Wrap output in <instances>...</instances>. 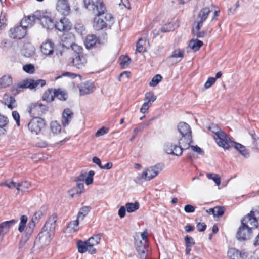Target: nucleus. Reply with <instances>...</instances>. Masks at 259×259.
<instances>
[{
    "label": "nucleus",
    "instance_id": "nucleus-21",
    "mask_svg": "<svg viewBox=\"0 0 259 259\" xmlns=\"http://www.w3.org/2000/svg\"><path fill=\"white\" fill-rule=\"evenodd\" d=\"M77 248L78 252L81 253H83L87 251H88L90 254H93L96 252L95 248H91V247L89 245L87 241H79L77 242Z\"/></svg>",
    "mask_w": 259,
    "mask_h": 259
},
{
    "label": "nucleus",
    "instance_id": "nucleus-31",
    "mask_svg": "<svg viewBox=\"0 0 259 259\" xmlns=\"http://www.w3.org/2000/svg\"><path fill=\"white\" fill-rule=\"evenodd\" d=\"M13 83V79L10 75H4L0 78V88H6Z\"/></svg>",
    "mask_w": 259,
    "mask_h": 259
},
{
    "label": "nucleus",
    "instance_id": "nucleus-14",
    "mask_svg": "<svg viewBox=\"0 0 259 259\" xmlns=\"http://www.w3.org/2000/svg\"><path fill=\"white\" fill-rule=\"evenodd\" d=\"M57 217L53 214L49 218L42 228V231L48 232L51 235H54L56 227Z\"/></svg>",
    "mask_w": 259,
    "mask_h": 259
},
{
    "label": "nucleus",
    "instance_id": "nucleus-42",
    "mask_svg": "<svg viewBox=\"0 0 259 259\" xmlns=\"http://www.w3.org/2000/svg\"><path fill=\"white\" fill-rule=\"evenodd\" d=\"M90 211V208L88 206H84L81 208L78 212L77 217L81 221H82L84 218L89 213Z\"/></svg>",
    "mask_w": 259,
    "mask_h": 259
},
{
    "label": "nucleus",
    "instance_id": "nucleus-56",
    "mask_svg": "<svg viewBox=\"0 0 259 259\" xmlns=\"http://www.w3.org/2000/svg\"><path fill=\"white\" fill-rule=\"evenodd\" d=\"M142 41H143V39L140 38L139 39L137 43L136 51L139 53L144 52L146 51L145 48L143 47V45L141 43V42Z\"/></svg>",
    "mask_w": 259,
    "mask_h": 259
},
{
    "label": "nucleus",
    "instance_id": "nucleus-13",
    "mask_svg": "<svg viewBox=\"0 0 259 259\" xmlns=\"http://www.w3.org/2000/svg\"><path fill=\"white\" fill-rule=\"evenodd\" d=\"M73 66L78 69H83L87 64V59L83 54L75 55L72 60Z\"/></svg>",
    "mask_w": 259,
    "mask_h": 259
},
{
    "label": "nucleus",
    "instance_id": "nucleus-1",
    "mask_svg": "<svg viewBox=\"0 0 259 259\" xmlns=\"http://www.w3.org/2000/svg\"><path fill=\"white\" fill-rule=\"evenodd\" d=\"M34 17L40 21L42 27L47 29H52L55 26L60 31H68L71 28V23L66 17L61 19L55 24L53 19L46 12L36 11Z\"/></svg>",
    "mask_w": 259,
    "mask_h": 259
},
{
    "label": "nucleus",
    "instance_id": "nucleus-41",
    "mask_svg": "<svg viewBox=\"0 0 259 259\" xmlns=\"http://www.w3.org/2000/svg\"><path fill=\"white\" fill-rule=\"evenodd\" d=\"M125 206L128 212H132L139 209V203L137 202L135 203H127L126 204Z\"/></svg>",
    "mask_w": 259,
    "mask_h": 259
},
{
    "label": "nucleus",
    "instance_id": "nucleus-22",
    "mask_svg": "<svg viewBox=\"0 0 259 259\" xmlns=\"http://www.w3.org/2000/svg\"><path fill=\"white\" fill-rule=\"evenodd\" d=\"M231 145L233 146L243 156L246 158L249 156V152L246 147L241 144L233 141L230 139V142H229L230 147Z\"/></svg>",
    "mask_w": 259,
    "mask_h": 259
},
{
    "label": "nucleus",
    "instance_id": "nucleus-52",
    "mask_svg": "<svg viewBox=\"0 0 259 259\" xmlns=\"http://www.w3.org/2000/svg\"><path fill=\"white\" fill-rule=\"evenodd\" d=\"M224 212V208L223 207L217 206L214 207V217H221Z\"/></svg>",
    "mask_w": 259,
    "mask_h": 259
},
{
    "label": "nucleus",
    "instance_id": "nucleus-43",
    "mask_svg": "<svg viewBox=\"0 0 259 259\" xmlns=\"http://www.w3.org/2000/svg\"><path fill=\"white\" fill-rule=\"evenodd\" d=\"M156 96L152 92H148L145 95L144 101L151 105L156 100Z\"/></svg>",
    "mask_w": 259,
    "mask_h": 259
},
{
    "label": "nucleus",
    "instance_id": "nucleus-60",
    "mask_svg": "<svg viewBox=\"0 0 259 259\" xmlns=\"http://www.w3.org/2000/svg\"><path fill=\"white\" fill-rule=\"evenodd\" d=\"M151 105L147 102L144 101L142 107L140 109V112L145 113L149 109Z\"/></svg>",
    "mask_w": 259,
    "mask_h": 259
},
{
    "label": "nucleus",
    "instance_id": "nucleus-40",
    "mask_svg": "<svg viewBox=\"0 0 259 259\" xmlns=\"http://www.w3.org/2000/svg\"><path fill=\"white\" fill-rule=\"evenodd\" d=\"M27 221L28 218L27 216L23 215L21 217L20 222L18 229L20 232H22L24 231Z\"/></svg>",
    "mask_w": 259,
    "mask_h": 259
},
{
    "label": "nucleus",
    "instance_id": "nucleus-45",
    "mask_svg": "<svg viewBox=\"0 0 259 259\" xmlns=\"http://www.w3.org/2000/svg\"><path fill=\"white\" fill-rule=\"evenodd\" d=\"M30 184L27 181L18 183V188H19V190H18V191L22 192L26 191L30 187Z\"/></svg>",
    "mask_w": 259,
    "mask_h": 259
},
{
    "label": "nucleus",
    "instance_id": "nucleus-12",
    "mask_svg": "<svg viewBox=\"0 0 259 259\" xmlns=\"http://www.w3.org/2000/svg\"><path fill=\"white\" fill-rule=\"evenodd\" d=\"M26 33V29L21 24L20 26L11 28L9 32L11 38L18 39L23 38L25 36Z\"/></svg>",
    "mask_w": 259,
    "mask_h": 259
},
{
    "label": "nucleus",
    "instance_id": "nucleus-4",
    "mask_svg": "<svg viewBox=\"0 0 259 259\" xmlns=\"http://www.w3.org/2000/svg\"><path fill=\"white\" fill-rule=\"evenodd\" d=\"M114 22V18L110 13L97 15L94 19L93 27L96 30L110 27Z\"/></svg>",
    "mask_w": 259,
    "mask_h": 259
},
{
    "label": "nucleus",
    "instance_id": "nucleus-36",
    "mask_svg": "<svg viewBox=\"0 0 259 259\" xmlns=\"http://www.w3.org/2000/svg\"><path fill=\"white\" fill-rule=\"evenodd\" d=\"M50 128L54 134H58L61 132V125L57 121H53L51 122Z\"/></svg>",
    "mask_w": 259,
    "mask_h": 259
},
{
    "label": "nucleus",
    "instance_id": "nucleus-62",
    "mask_svg": "<svg viewBox=\"0 0 259 259\" xmlns=\"http://www.w3.org/2000/svg\"><path fill=\"white\" fill-rule=\"evenodd\" d=\"M108 132V130L105 127H102L98 130L96 133V137H100L103 136Z\"/></svg>",
    "mask_w": 259,
    "mask_h": 259
},
{
    "label": "nucleus",
    "instance_id": "nucleus-25",
    "mask_svg": "<svg viewBox=\"0 0 259 259\" xmlns=\"http://www.w3.org/2000/svg\"><path fill=\"white\" fill-rule=\"evenodd\" d=\"M73 115V112L69 108L65 109L62 113V123L63 126L68 125Z\"/></svg>",
    "mask_w": 259,
    "mask_h": 259
},
{
    "label": "nucleus",
    "instance_id": "nucleus-17",
    "mask_svg": "<svg viewBox=\"0 0 259 259\" xmlns=\"http://www.w3.org/2000/svg\"><path fill=\"white\" fill-rule=\"evenodd\" d=\"M45 106L41 103H33L28 106L29 113L33 115H40L45 110Z\"/></svg>",
    "mask_w": 259,
    "mask_h": 259
},
{
    "label": "nucleus",
    "instance_id": "nucleus-46",
    "mask_svg": "<svg viewBox=\"0 0 259 259\" xmlns=\"http://www.w3.org/2000/svg\"><path fill=\"white\" fill-rule=\"evenodd\" d=\"M207 177L209 179H212L217 186H219L221 184L220 178L218 175L215 174H207Z\"/></svg>",
    "mask_w": 259,
    "mask_h": 259
},
{
    "label": "nucleus",
    "instance_id": "nucleus-30",
    "mask_svg": "<svg viewBox=\"0 0 259 259\" xmlns=\"http://www.w3.org/2000/svg\"><path fill=\"white\" fill-rule=\"evenodd\" d=\"M4 100L5 105L9 109L12 110L16 107V101L13 97L5 94L4 96Z\"/></svg>",
    "mask_w": 259,
    "mask_h": 259
},
{
    "label": "nucleus",
    "instance_id": "nucleus-53",
    "mask_svg": "<svg viewBox=\"0 0 259 259\" xmlns=\"http://www.w3.org/2000/svg\"><path fill=\"white\" fill-rule=\"evenodd\" d=\"M173 29V26L171 24H166L161 27V31L163 33H166L172 30Z\"/></svg>",
    "mask_w": 259,
    "mask_h": 259
},
{
    "label": "nucleus",
    "instance_id": "nucleus-54",
    "mask_svg": "<svg viewBox=\"0 0 259 259\" xmlns=\"http://www.w3.org/2000/svg\"><path fill=\"white\" fill-rule=\"evenodd\" d=\"M71 47L72 50L76 53V55L83 54L82 53V48L80 46L74 44L71 45Z\"/></svg>",
    "mask_w": 259,
    "mask_h": 259
},
{
    "label": "nucleus",
    "instance_id": "nucleus-26",
    "mask_svg": "<svg viewBox=\"0 0 259 259\" xmlns=\"http://www.w3.org/2000/svg\"><path fill=\"white\" fill-rule=\"evenodd\" d=\"M17 222V220L12 219L10 221H5L0 224V233L5 234L9 229Z\"/></svg>",
    "mask_w": 259,
    "mask_h": 259
},
{
    "label": "nucleus",
    "instance_id": "nucleus-57",
    "mask_svg": "<svg viewBox=\"0 0 259 259\" xmlns=\"http://www.w3.org/2000/svg\"><path fill=\"white\" fill-rule=\"evenodd\" d=\"M215 81L216 79L214 77L208 78V80L204 84V87L206 89L209 88L213 84L215 83Z\"/></svg>",
    "mask_w": 259,
    "mask_h": 259
},
{
    "label": "nucleus",
    "instance_id": "nucleus-49",
    "mask_svg": "<svg viewBox=\"0 0 259 259\" xmlns=\"http://www.w3.org/2000/svg\"><path fill=\"white\" fill-rule=\"evenodd\" d=\"M162 78V77L160 75H156L153 77L151 81L149 82V85L151 87H155L160 81H161Z\"/></svg>",
    "mask_w": 259,
    "mask_h": 259
},
{
    "label": "nucleus",
    "instance_id": "nucleus-55",
    "mask_svg": "<svg viewBox=\"0 0 259 259\" xmlns=\"http://www.w3.org/2000/svg\"><path fill=\"white\" fill-rule=\"evenodd\" d=\"M185 241L186 243V246H187L192 247L195 244L193 238L188 235L185 237Z\"/></svg>",
    "mask_w": 259,
    "mask_h": 259
},
{
    "label": "nucleus",
    "instance_id": "nucleus-27",
    "mask_svg": "<svg viewBox=\"0 0 259 259\" xmlns=\"http://www.w3.org/2000/svg\"><path fill=\"white\" fill-rule=\"evenodd\" d=\"M36 17H34V13L32 16H28L23 18L21 21V24L25 29L31 27L35 23Z\"/></svg>",
    "mask_w": 259,
    "mask_h": 259
},
{
    "label": "nucleus",
    "instance_id": "nucleus-18",
    "mask_svg": "<svg viewBox=\"0 0 259 259\" xmlns=\"http://www.w3.org/2000/svg\"><path fill=\"white\" fill-rule=\"evenodd\" d=\"M210 12L211 11L208 7H205L201 9L194 23V25H195V23L198 24V26L200 24L203 25V22L206 20Z\"/></svg>",
    "mask_w": 259,
    "mask_h": 259
},
{
    "label": "nucleus",
    "instance_id": "nucleus-10",
    "mask_svg": "<svg viewBox=\"0 0 259 259\" xmlns=\"http://www.w3.org/2000/svg\"><path fill=\"white\" fill-rule=\"evenodd\" d=\"M36 221V217H32L28 223L25 234L22 236L20 241V246L23 245L30 238L35 228Z\"/></svg>",
    "mask_w": 259,
    "mask_h": 259
},
{
    "label": "nucleus",
    "instance_id": "nucleus-61",
    "mask_svg": "<svg viewBox=\"0 0 259 259\" xmlns=\"http://www.w3.org/2000/svg\"><path fill=\"white\" fill-rule=\"evenodd\" d=\"M7 21V14L5 13H1L0 14V28L3 25H4Z\"/></svg>",
    "mask_w": 259,
    "mask_h": 259
},
{
    "label": "nucleus",
    "instance_id": "nucleus-7",
    "mask_svg": "<svg viewBox=\"0 0 259 259\" xmlns=\"http://www.w3.org/2000/svg\"><path fill=\"white\" fill-rule=\"evenodd\" d=\"M85 8L90 11L97 13V15L104 14L106 10V7L102 0H97L95 2L92 0H84Z\"/></svg>",
    "mask_w": 259,
    "mask_h": 259
},
{
    "label": "nucleus",
    "instance_id": "nucleus-9",
    "mask_svg": "<svg viewBox=\"0 0 259 259\" xmlns=\"http://www.w3.org/2000/svg\"><path fill=\"white\" fill-rule=\"evenodd\" d=\"M254 229L252 226H248L242 225L239 227L236 238L239 241H245L249 239L252 233V230Z\"/></svg>",
    "mask_w": 259,
    "mask_h": 259
},
{
    "label": "nucleus",
    "instance_id": "nucleus-16",
    "mask_svg": "<svg viewBox=\"0 0 259 259\" xmlns=\"http://www.w3.org/2000/svg\"><path fill=\"white\" fill-rule=\"evenodd\" d=\"M56 9L65 16L69 15L71 9L68 4V0H58L56 4Z\"/></svg>",
    "mask_w": 259,
    "mask_h": 259
},
{
    "label": "nucleus",
    "instance_id": "nucleus-37",
    "mask_svg": "<svg viewBox=\"0 0 259 259\" xmlns=\"http://www.w3.org/2000/svg\"><path fill=\"white\" fill-rule=\"evenodd\" d=\"M202 45L203 42L198 39H192L189 43L190 47L195 51H198Z\"/></svg>",
    "mask_w": 259,
    "mask_h": 259
},
{
    "label": "nucleus",
    "instance_id": "nucleus-33",
    "mask_svg": "<svg viewBox=\"0 0 259 259\" xmlns=\"http://www.w3.org/2000/svg\"><path fill=\"white\" fill-rule=\"evenodd\" d=\"M97 42V39L95 35L93 34L88 35L85 39V45L88 49H90L94 47Z\"/></svg>",
    "mask_w": 259,
    "mask_h": 259
},
{
    "label": "nucleus",
    "instance_id": "nucleus-29",
    "mask_svg": "<svg viewBox=\"0 0 259 259\" xmlns=\"http://www.w3.org/2000/svg\"><path fill=\"white\" fill-rule=\"evenodd\" d=\"M55 89H48L46 90L42 96V99L48 103H50L53 101L55 99Z\"/></svg>",
    "mask_w": 259,
    "mask_h": 259
},
{
    "label": "nucleus",
    "instance_id": "nucleus-47",
    "mask_svg": "<svg viewBox=\"0 0 259 259\" xmlns=\"http://www.w3.org/2000/svg\"><path fill=\"white\" fill-rule=\"evenodd\" d=\"M95 175V172L93 170H90L87 175L85 174V183L87 185L92 184L93 182V176Z\"/></svg>",
    "mask_w": 259,
    "mask_h": 259
},
{
    "label": "nucleus",
    "instance_id": "nucleus-23",
    "mask_svg": "<svg viewBox=\"0 0 259 259\" xmlns=\"http://www.w3.org/2000/svg\"><path fill=\"white\" fill-rule=\"evenodd\" d=\"M54 47V44L51 40H47L42 44L41 51L45 55H50L53 53Z\"/></svg>",
    "mask_w": 259,
    "mask_h": 259
},
{
    "label": "nucleus",
    "instance_id": "nucleus-64",
    "mask_svg": "<svg viewBox=\"0 0 259 259\" xmlns=\"http://www.w3.org/2000/svg\"><path fill=\"white\" fill-rule=\"evenodd\" d=\"M126 206H121L120 208L118 210V215L121 218H123L125 215V212H126Z\"/></svg>",
    "mask_w": 259,
    "mask_h": 259
},
{
    "label": "nucleus",
    "instance_id": "nucleus-11",
    "mask_svg": "<svg viewBox=\"0 0 259 259\" xmlns=\"http://www.w3.org/2000/svg\"><path fill=\"white\" fill-rule=\"evenodd\" d=\"M179 145L168 143L164 146V150L167 154H172L175 156H180L183 153V149H185L181 144Z\"/></svg>",
    "mask_w": 259,
    "mask_h": 259
},
{
    "label": "nucleus",
    "instance_id": "nucleus-38",
    "mask_svg": "<svg viewBox=\"0 0 259 259\" xmlns=\"http://www.w3.org/2000/svg\"><path fill=\"white\" fill-rule=\"evenodd\" d=\"M196 26L193 28V33L198 37H203L205 36L206 33L204 31H200V28L202 26V24H200L198 27V24L195 23Z\"/></svg>",
    "mask_w": 259,
    "mask_h": 259
},
{
    "label": "nucleus",
    "instance_id": "nucleus-6",
    "mask_svg": "<svg viewBox=\"0 0 259 259\" xmlns=\"http://www.w3.org/2000/svg\"><path fill=\"white\" fill-rule=\"evenodd\" d=\"M162 170L160 165H156L145 169L140 177L136 178L135 182L140 183L144 181H150L155 178Z\"/></svg>",
    "mask_w": 259,
    "mask_h": 259
},
{
    "label": "nucleus",
    "instance_id": "nucleus-50",
    "mask_svg": "<svg viewBox=\"0 0 259 259\" xmlns=\"http://www.w3.org/2000/svg\"><path fill=\"white\" fill-rule=\"evenodd\" d=\"M23 69L28 73L32 74L35 71L34 66L31 64H26L23 66Z\"/></svg>",
    "mask_w": 259,
    "mask_h": 259
},
{
    "label": "nucleus",
    "instance_id": "nucleus-58",
    "mask_svg": "<svg viewBox=\"0 0 259 259\" xmlns=\"http://www.w3.org/2000/svg\"><path fill=\"white\" fill-rule=\"evenodd\" d=\"M77 190L76 194H81L84 191V184L83 183L76 182Z\"/></svg>",
    "mask_w": 259,
    "mask_h": 259
},
{
    "label": "nucleus",
    "instance_id": "nucleus-39",
    "mask_svg": "<svg viewBox=\"0 0 259 259\" xmlns=\"http://www.w3.org/2000/svg\"><path fill=\"white\" fill-rule=\"evenodd\" d=\"M119 60L120 65L123 68L128 67L131 62L130 58L127 56H121Z\"/></svg>",
    "mask_w": 259,
    "mask_h": 259
},
{
    "label": "nucleus",
    "instance_id": "nucleus-3",
    "mask_svg": "<svg viewBox=\"0 0 259 259\" xmlns=\"http://www.w3.org/2000/svg\"><path fill=\"white\" fill-rule=\"evenodd\" d=\"M208 129L214 134V139L219 146L225 150L229 149L230 138L217 125L212 124Z\"/></svg>",
    "mask_w": 259,
    "mask_h": 259
},
{
    "label": "nucleus",
    "instance_id": "nucleus-2",
    "mask_svg": "<svg viewBox=\"0 0 259 259\" xmlns=\"http://www.w3.org/2000/svg\"><path fill=\"white\" fill-rule=\"evenodd\" d=\"M46 81L44 79H27L20 82L17 85H14L11 89L13 94H18L23 89L28 88L31 90L39 89L46 84Z\"/></svg>",
    "mask_w": 259,
    "mask_h": 259
},
{
    "label": "nucleus",
    "instance_id": "nucleus-20",
    "mask_svg": "<svg viewBox=\"0 0 259 259\" xmlns=\"http://www.w3.org/2000/svg\"><path fill=\"white\" fill-rule=\"evenodd\" d=\"M81 95H85L93 93L95 90V87L93 83L85 82L80 83L78 85Z\"/></svg>",
    "mask_w": 259,
    "mask_h": 259
},
{
    "label": "nucleus",
    "instance_id": "nucleus-15",
    "mask_svg": "<svg viewBox=\"0 0 259 259\" xmlns=\"http://www.w3.org/2000/svg\"><path fill=\"white\" fill-rule=\"evenodd\" d=\"M241 224L248 226H252V228L256 229L258 226V221L254 216L253 210L245 215L241 220Z\"/></svg>",
    "mask_w": 259,
    "mask_h": 259
},
{
    "label": "nucleus",
    "instance_id": "nucleus-48",
    "mask_svg": "<svg viewBox=\"0 0 259 259\" xmlns=\"http://www.w3.org/2000/svg\"><path fill=\"white\" fill-rule=\"evenodd\" d=\"M80 221H81L80 219H79L77 217V218L75 220L69 223L68 224V227L70 228L73 231H76L77 230V227L79 224V222Z\"/></svg>",
    "mask_w": 259,
    "mask_h": 259
},
{
    "label": "nucleus",
    "instance_id": "nucleus-63",
    "mask_svg": "<svg viewBox=\"0 0 259 259\" xmlns=\"http://www.w3.org/2000/svg\"><path fill=\"white\" fill-rule=\"evenodd\" d=\"M195 207L190 204H187L184 207V210L187 213H191L195 211Z\"/></svg>",
    "mask_w": 259,
    "mask_h": 259
},
{
    "label": "nucleus",
    "instance_id": "nucleus-44",
    "mask_svg": "<svg viewBox=\"0 0 259 259\" xmlns=\"http://www.w3.org/2000/svg\"><path fill=\"white\" fill-rule=\"evenodd\" d=\"M1 186H5L10 189L16 188L17 190H19V188H18V183H16L11 180H7L4 183H1Z\"/></svg>",
    "mask_w": 259,
    "mask_h": 259
},
{
    "label": "nucleus",
    "instance_id": "nucleus-24",
    "mask_svg": "<svg viewBox=\"0 0 259 259\" xmlns=\"http://www.w3.org/2000/svg\"><path fill=\"white\" fill-rule=\"evenodd\" d=\"M54 235H51L50 233L41 231L38 234V239L41 244V246H45L48 245L52 239Z\"/></svg>",
    "mask_w": 259,
    "mask_h": 259
},
{
    "label": "nucleus",
    "instance_id": "nucleus-8",
    "mask_svg": "<svg viewBox=\"0 0 259 259\" xmlns=\"http://www.w3.org/2000/svg\"><path fill=\"white\" fill-rule=\"evenodd\" d=\"M45 120L40 117H34L30 120L28 124L30 132L33 134H38L45 127Z\"/></svg>",
    "mask_w": 259,
    "mask_h": 259
},
{
    "label": "nucleus",
    "instance_id": "nucleus-59",
    "mask_svg": "<svg viewBox=\"0 0 259 259\" xmlns=\"http://www.w3.org/2000/svg\"><path fill=\"white\" fill-rule=\"evenodd\" d=\"M13 118L15 120L18 126H20V115L18 112L16 111L12 112V114Z\"/></svg>",
    "mask_w": 259,
    "mask_h": 259
},
{
    "label": "nucleus",
    "instance_id": "nucleus-34",
    "mask_svg": "<svg viewBox=\"0 0 259 259\" xmlns=\"http://www.w3.org/2000/svg\"><path fill=\"white\" fill-rule=\"evenodd\" d=\"M54 94L55 97L61 101H66L68 97L66 92L60 89H55Z\"/></svg>",
    "mask_w": 259,
    "mask_h": 259
},
{
    "label": "nucleus",
    "instance_id": "nucleus-28",
    "mask_svg": "<svg viewBox=\"0 0 259 259\" xmlns=\"http://www.w3.org/2000/svg\"><path fill=\"white\" fill-rule=\"evenodd\" d=\"M35 52V48L32 44L29 42L24 44L22 53L25 57H31L34 55Z\"/></svg>",
    "mask_w": 259,
    "mask_h": 259
},
{
    "label": "nucleus",
    "instance_id": "nucleus-35",
    "mask_svg": "<svg viewBox=\"0 0 259 259\" xmlns=\"http://www.w3.org/2000/svg\"><path fill=\"white\" fill-rule=\"evenodd\" d=\"M101 240L100 235H96L90 237L88 240V243L91 248H95L94 246L97 245Z\"/></svg>",
    "mask_w": 259,
    "mask_h": 259
},
{
    "label": "nucleus",
    "instance_id": "nucleus-51",
    "mask_svg": "<svg viewBox=\"0 0 259 259\" xmlns=\"http://www.w3.org/2000/svg\"><path fill=\"white\" fill-rule=\"evenodd\" d=\"M184 56V52L181 51L180 49H175L172 54L171 55L172 58H182Z\"/></svg>",
    "mask_w": 259,
    "mask_h": 259
},
{
    "label": "nucleus",
    "instance_id": "nucleus-32",
    "mask_svg": "<svg viewBox=\"0 0 259 259\" xmlns=\"http://www.w3.org/2000/svg\"><path fill=\"white\" fill-rule=\"evenodd\" d=\"M142 241L141 240L140 241H137L135 243L136 245V250L139 253V255H140L141 257L142 258H145L146 255H145V252L146 250V243L144 242V245H141V246H139V244H142Z\"/></svg>",
    "mask_w": 259,
    "mask_h": 259
},
{
    "label": "nucleus",
    "instance_id": "nucleus-5",
    "mask_svg": "<svg viewBox=\"0 0 259 259\" xmlns=\"http://www.w3.org/2000/svg\"><path fill=\"white\" fill-rule=\"evenodd\" d=\"M178 130L182 137L179 140V143L188 149L192 142L191 131L190 126L185 122H180L178 125Z\"/></svg>",
    "mask_w": 259,
    "mask_h": 259
},
{
    "label": "nucleus",
    "instance_id": "nucleus-19",
    "mask_svg": "<svg viewBox=\"0 0 259 259\" xmlns=\"http://www.w3.org/2000/svg\"><path fill=\"white\" fill-rule=\"evenodd\" d=\"M227 256L230 259H246L247 255L245 252L231 248L228 251Z\"/></svg>",
    "mask_w": 259,
    "mask_h": 259
}]
</instances>
